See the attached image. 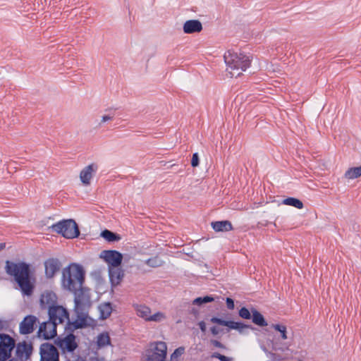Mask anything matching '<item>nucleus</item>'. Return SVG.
Segmentation results:
<instances>
[{"label": "nucleus", "mask_w": 361, "mask_h": 361, "mask_svg": "<svg viewBox=\"0 0 361 361\" xmlns=\"http://www.w3.org/2000/svg\"><path fill=\"white\" fill-rule=\"evenodd\" d=\"M211 332L213 335L216 336L219 334L220 330L216 326H213L211 328Z\"/></svg>", "instance_id": "ea45409f"}, {"label": "nucleus", "mask_w": 361, "mask_h": 361, "mask_svg": "<svg viewBox=\"0 0 361 361\" xmlns=\"http://www.w3.org/2000/svg\"><path fill=\"white\" fill-rule=\"evenodd\" d=\"M40 305L43 309H48L57 305V296L51 290L44 291L40 298Z\"/></svg>", "instance_id": "ddd939ff"}, {"label": "nucleus", "mask_w": 361, "mask_h": 361, "mask_svg": "<svg viewBox=\"0 0 361 361\" xmlns=\"http://www.w3.org/2000/svg\"><path fill=\"white\" fill-rule=\"evenodd\" d=\"M98 310L99 312V318L106 319L111 315L112 307L110 302H104L99 305Z\"/></svg>", "instance_id": "aec40b11"}, {"label": "nucleus", "mask_w": 361, "mask_h": 361, "mask_svg": "<svg viewBox=\"0 0 361 361\" xmlns=\"http://www.w3.org/2000/svg\"><path fill=\"white\" fill-rule=\"evenodd\" d=\"M32 347L26 343H19L17 346L16 353L18 357L22 358L23 357V353L27 356L31 352Z\"/></svg>", "instance_id": "b1692460"}, {"label": "nucleus", "mask_w": 361, "mask_h": 361, "mask_svg": "<svg viewBox=\"0 0 361 361\" xmlns=\"http://www.w3.org/2000/svg\"><path fill=\"white\" fill-rule=\"evenodd\" d=\"M198 325L202 332H204L206 331V324H205L204 322L202 321V322H199Z\"/></svg>", "instance_id": "a19ab883"}, {"label": "nucleus", "mask_w": 361, "mask_h": 361, "mask_svg": "<svg viewBox=\"0 0 361 361\" xmlns=\"http://www.w3.org/2000/svg\"><path fill=\"white\" fill-rule=\"evenodd\" d=\"M166 318L164 313L161 312H157L153 314H150L149 322H160L165 320Z\"/></svg>", "instance_id": "c85d7f7f"}, {"label": "nucleus", "mask_w": 361, "mask_h": 361, "mask_svg": "<svg viewBox=\"0 0 361 361\" xmlns=\"http://www.w3.org/2000/svg\"><path fill=\"white\" fill-rule=\"evenodd\" d=\"M183 30L185 34L200 32L202 30V25L198 20H189L183 24Z\"/></svg>", "instance_id": "f3484780"}, {"label": "nucleus", "mask_w": 361, "mask_h": 361, "mask_svg": "<svg viewBox=\"0 0 361 361\" xmlns=\"http://www.w3.org/2000/svg\"><path fill=\"white\" fill-rule=\"evenodd\" d=\"M51 228L66 238H76L80 233L78 225L73 219L62 220L52 225Z\"/></svg>", "instance_id": "20e7f679"}, {"label": "nucleus", "mask_w": 361, "mask_h": 361, "mask_svg": "<svg viewBox=\"0 0 361 361\" xmlns=\"http://www.w3.org/2000/svg\"><path fill=\"white\" fill-rule=\"evenodd\" d=\"M98 166L96 164H90L85 166L80 173V179L84 185H90L91 180L97 172Z\"/></svg>", "instance_id": "f8f14e48"}, {"label": "nucleus", "mask_w": 361, "mask_h": 361, "mask_svg": "<svg viewBox=\"0 0 361 361\" xmlns=\"http://www.w3.org/2000/svg\"><path fill=\"white\" fill-rule=\"evenodd\" d=\"M37 318L34 315H27L20 323L19 332L20 334L26 335L32 333L37 326Z\"/></svg>", "instance_id": "9b49d317"}, {"label": "nucleus", "mask_w": 361, "mask_h": 361, "mask_svg": "<svg viewBox=\"0 0 361 361\" xmlns=\"http://www.w3.org/2000/svg\"><path fill=\"white\" fill-rule=\"evenodd\" d=\"M5 269L8 275L14 277L25 295H31L33 287L30 281L29 264L25 262L15 263L7 260Z\"/></svg>", "instance_id": "f03ea898"}, {"label": "nucleus", "mask_w": 361, "mask_h": 361, "mask_svg": "<svg viewBox=\"0 0 361 361\" xmlns=\"http://www.w3.org/2000/svg\"><path fill=\"white\" fill-rule=\"evenodd\" d=\"M226 305L229 310L234 309L235 305H234L233 300L230 298H226Z\"/></svg>", "instance_id": "c9c22d12"}, {"label": "nucleus", "mask_w": 361, "mask_h": 361, "mask_svg": "<svg viewBox=\"0 0 361 361\" xmlns=\"http://www.w3.org/2000/svg\"><path fill=\"white\" fill-rule=\"evenodd\" d=\"M59 345L63 350L73 352L78 347L75 336L70 334L59 341Z\"/></svg>", "instance_id": "2eb2a0df"}, {"label": "nucleus", "mask_w": 361, "mask_h": 361, "mask_svg": "<svg viewBox=\"0 0 361 361\" xmlns=\"http://www.w3.org/2000/svg\"><path fill=\"white\" fill-rule=\"evenodd\" d=\"M6 247V244L5 243H0V251H1L2 250H4Z\"/></svg>", "instance_id": "79ce46f5"}, {"label": "nucleus", "mask_w": 361, "mask_h": 361, "mask_svg": "<svg viewBox=\"0 0 361 361\" xmlns=\"http://www.w3.org/2000/svg\"><path fill=\"white\" fill-rule=\"evenodd\" d=\"M56 326L51 319L42 323L37 331L38 337L46 340L54 338L56 336Z\"/></svg>", "instance_id": "1a4fd4ad"}, {"label": "nucleus", "mask_w": 361, "mask_h": 361, "mask_svg": "<svg viewBox=\"0 0 361 361\" xmlns=\"http://www.w3.org/2000/svg\"><path fill=\"white\" fill-rule=\"evenodd\" d=\"M344 176L347 179H355L361 176V166L348 169L345 171Z\"/></svg>", "instance_id": "5701e85b"}, {"label": "nucleus", "mask_w": 361, "mask_h": 361, "mask_svg": "<svg viewBox=\"0 0 361 361\" xmlns=\"http://www.w3.org/2000/svg\"><path fill=\"white\" fill-rule=\"evenodd\" d=\"M109 274L111 283L114 286L121 283L124 275L123 270L119 267H109Z\"/></svg>", "instance_id": "a211bd4d"}, {"label": "nucleus", "mask_w": 361, "mask_h": 361, "mask_svg": "<svg viewBox=\"0 0 361 361\" xmlns=\"http://www.w3.org/2000/svg\"><path fill=\"white\" fill-rule=\"evenodd\" d=\"M202 298L203 304L212 302L214 300V298H212L211 296H208V295L202 297Z\"/></svg>", "instance_id": "e433bc0d"}, {"label": "nucleus", "mask_w": 361, "mask_h": 361, "mask_svg": "<svg viewBox=\"0 0 361 361\" xmlns=\"http://www.w3.org/2000/svg\"><path fill=\"white\" fill-rule=\"evenodd\" d=\"M212 357L219 359L221 361H232L233 358L223 355L219 353H214L212 355Z\"/></svg>", "instance_id": "473e14b6"}, {"label": "nucleus", "mask_w": 361, "mask_h": 361, "mask_svg": "<svg viewBox=\"0 0 361 361\" xmlns=\"http://www.w3.org/2000/svg\"><path fill=\"white\" fill-rule=\"evenodd\" d=\"M273 349H274V350H283L281 348H276V347H274V348H273Z\"/></svg>", "instance_id": "37998d69"}, {"label": "nucleus", "mask_w": 361, "mask_h": 361, "mask_svg": "<svg viewBox=\"0 0 361 361\" xmlns=\"http://www.w3.org/2000/svg\"><path fill=\"white\" fill-rule=\"evenodd\" d=\"M166 343L159 341L152 343L147 351V360L149 361H166Z\"/></svg>", "instance_id": "39448f33"}, {"label": "nucleus", "mask_w": 361, "mask_h": 361, "mask_svg": "<svg viewBox=\"0 0 361 361\" xmlns=\"http://www.w3.org/2000/svg\"><path fill=\"white\" fill-rule=\"evenodd\" d=\"M224 58L226 64V72L231 78L240 75L250 66V56L241 52L229 50L225 53Z\"/></svg>", "instance_id": "7ed1b4c3"}, {"label": "nucleus", "mask_w": 361, "mask_h": 361, "mask_svg": "<svg viewBox=\"0 0 361 361\" xmlns=\"http://www.w3.org/2000/svg\"><path fill=\"white\" fill-rule=\"evenodd\" d=\"M191 165L192 167H196L199 165V156L197 153H194L192 154Z\"/></svg>", "instance_id": "f704fd0d"}, {"label": "nucleus", "mask_w": 361, "mask_h": 361, "mask_svg": "<svg viewBox=\"0 0 361 361\" xmlns=\"http://www.w3.org/2000/svg\"><path fill=\"white\" fill-rule=\"evenodd\" d=\"M135 310L137 312V316L140 317L144 319L145 321L149 322V318L150 317L151 314V310L149 307L145 306V305H137L135 307Z\"/></svg>", "instance_id": "412c9836"}, {"label": "nucleus", "mask_w": 361, "mask_h": 361, "mask_svg": "<svg viewBox=\"0 0 361 361\" xmlns=\"http://www.w3.org/2000/svg\"><path fill=\"white\" fill-rule=\"evenodd\" d=\"M212 226L216 232L229 231L233 230L232 224L228 221H214L212 223Z\"/></svg>", "instance_id": "6ab92c4d"}, {"label": "nucleus", "mask_w": 361, "mask_h": 361, "mask_svg": "<svg viewBox=\"0 0 361 361\" xmlns=\"http://www.w3.org/2000/svg\"><path fill=\"white\" fill-rule=\"evenodd\" d=\"M252 318L253 323H255V324H257L259 326H265L267 325V322L265 321L263 315L261 313H259L256 310H252Z\"/></svg>", "instance_id": "4be33fe9"}, {"label": "nucleus", "mask_w": 361, "mask_h": 361, "mask_svg": "<svg viewBox=\"0 0 361 361\" xmlns=\"http://www.w3.org/2000/svg\"><path fill=\"white\" fill-rule=\"evenodd\" d=\"M145 263L153 268L159 267L163 265L164 262L157 256L148 259Z\"/></svg>", "instance_id": "cd10ccee"}, {"label": "nucleus", "mask_w": 361, "mask_h": 361, "mask_svg": "<svg viewBox=\"0 0 361 361\" xmlns=\"http://www.w3.org/2000/svg\"><path fill=\"white\" fill-rule=\"evenodd\" d=\"M101 235L109 242H114L120 240V237L118 235L109 230H104L102 231Z\"/></svg>", "instance_id": "bb28decb"}, {"label": "nucleus", "mask_w": 361, "mask_h": 361, "mask_svg": "<svg viewBox=\"0 0 361 361\" xmlns=\"http://www.w3.org/2000/svg\"><path fill=\"white\" fill-rule=\"evenodd\" d=\"M114 118L113 115L107 114L102 116L101 121L99 123V126L101 127L103 123L111 121Z\"/></svg>", "instance_id": "72a5a7b5"}, {"label": "nucleus", "mask_w": 361, "mask_h": 361, "mask_svg": "<svg viewBox=\"0 0 361 361\" xmlns=\"http://www.w3.org/2000/svg\"><path fill=\"white\" fill-rule=\"evenodd\" d=\"M45 274L47 277L52 278L55 274L59 270L61 263L59 259L51 258L47 259L45 263Z\"/></svg>", "instance_id": "dca6fc26"}, {"label": "nucleus", "mask_w": 361, "mask_h": 361, "mask_svg": "<svg viewBox=\"0 0 361 361\" xmlns=\"http://www.w3.org/2000/svg\"><path fill=\"white\" fill-rule=\"evenodd\" d=\"M272 328L274 329L276 331L280 332L281 337L282 339L286 340L287 339V331H286V326L281 324H273Z\"/></svg>", "instance_id": "c756f323"}, {"label": "nucleus", "mask_w": 361, "mask_h": 361, "mask_svg": "<svg viewBox=\"0 0 361 361\" xmlns=\"http://www.w3.org/2000/svg\"><path fill=\"white\" fill-rule=\"evenodd\" d=\"M97 345L99 348L104 347L110 344V338L107 333H102L97 336Z\"/></svg>", "instance_id": "a878e982"}, {"label": "nucleus", "mask_w": 361, "mask_h": 361, "mask_svg": "<svg viewBox=\"0 0 361 361\" xmlns=\"http://www.w3.org/2000/svg\"><path fill=\"white\" fill-rule=\"evenodd\" d=\"M185 348L179 347L176 348L174 352L171 355V361H178L180 357L184 353Z\"/></svg>", "instance_id": "7c9ffc66"}, {"label": "nucleus", "mask_w": 361, "mask_h": 361, "mask_svg": "<svg viewBox=\"0 0 361 361\" xmlns=\"http://www.w3.org/2000/svg\"><path fill=\"white\" fill-rule=\"evenodd\" d=\"M40 361H59V352L52 344L43 343L40 346Z\"/></svg>", "instance_id": "6e6552de"}, {"label": "nucleus", "mask_w": 361, "mask_h": 361, "mask_svg": "<svg viewBox=\"0 0 361 361\" xmlns=\"http://www.w3.org/2000/svg\"><path fill=\"white\" fill-rule=\"evenodd\" d=\"M239 316L243 319H249L251 318V314L246 307H242L239 310Z\"/></svg>", "instance_id": "2f4dec72"}, {"label": "nucleus", "mask_w": 361, "mask_h": 361, "mask_svg": "<svg viewBox=\"0 0 361 361\" xmlns=\"http://www.w3.org/2000/svg\"><path fill=\"white\" fill-rule=\"evenodd\" d=\"M100 257L104 259L109 267H119L123 259L122 255L116 250H104L101 252Z\"/></svg>", "instance_id": "9d476101"}, {"label": "nucleus", "mask_w": 361, "mask_h": 361, "mask_svg": "<svg viewBox=\"0 0 361 361\" xmlns=\"http://www.w3.org/2000/svg\"><path fill=\"white\" fill-rule=\"evenodd\" d=\"M193 304L198 305H202L203 304L202 298L200 297V298H197L196 299H195L193 300Z\"/></svg>", "instance_id": "58836bf2"}, {"label": "nucleus", "mask_w": 361, "mask_h": 361, "mask_svg": "<svg viewBox=\"0 0 361 361\" xmlns=\"http://www.w3.org/2000/svg\"><path fill=\"white\" fill-rule=\"evenodd\" d=\"M212 343L216 348H224V345L223 344L219 342V341H216V340H213L212 341Z\"/></svg>", "instance_id": "4c0bfd02"}, {"label": "nucleus", "mask_w": 361, "mask_h": 361, "mask_svg": "<svg viewBox=\"0 0 361 361\" xmlns=\"http://www.w3.org/2000/svg\"><path fill=\"white\" fill-rule=\"evenodd\" d=\"M49 319L58 324H70L69 313L68 310L61 305H57L55 307H51L48 311Z\"/></svg>", "instance_id": "423d86ee"}, {"label": "nucleus", "mask_w": 361, "mask_h": 361, "mask_svg": "<svg viewBox=\"0 0 361 361\" xmlns=\"http://www.w3.org/2000/svg\"><path fill=\"white\" fill-rule=\"evenodd\" d=\"M15 345V340L12 337L0 334V361H6L10 358Z\"/></svg>", "instance_id": "0eeeda50"}, {"label": "nucleus", "mask_w": 361, "mask_h": 361, "mask_svg": "<svg viewBox=\"0 0 361 361\" xmlns=\"http://www.w3.org/2000/svg\"><path fill=\"white\" fill-rule=\"evenodd\" d=\"M211 322L214 324H218L219 325L228 326L231 329H236L241 334L244 332V330L245 329L249 328V326L245 325L241 322L225 321L222 319L217 317H212L211 319Z\"/></svg>", "instance_id": "4468645a"}, {"label": "nucleus", "mask_w": 361, "mask_h": 361, "mask_svg": "<svg viewBox=\"0 0 361 361\" xmlns=\"http://www.w3.org/2000/svg\"><path fill=\"white\" fill-rule=\"evenodd\" d=\"M283 204L286 205L293 206L298 209L303 207V203L298 199L294 197H288L283 200Z\"/></svg>", "instance_id": "393cba45"}, {"label": "nucleus", "mask_w": 361, "mask_h": 361, "mask_svg": "<svg viewBox=\"0 0 361 361\" xmlns=\"http://www.w3.org/2000/svg\"><path fill=\"white\" fill-rule=\"evenodd\" d=\"M85 273L81 266L71 264L62 271L61 284L64 289L74 293V310L77 319L72 325L75 329L87 325V311L91 305L90 289L83 286Z\"/></svg>", "instance_id": "f257e3e1"}]
</instances>
